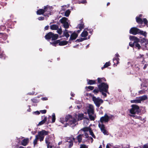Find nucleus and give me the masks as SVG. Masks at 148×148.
Here are the masks:
<instances>
[{
	"label": "nucleus",
	"mask_w": 148,
	"mask_h": 148,
	"mask_svg": "<svg viewBox=\"0 0 148 148\" xmlns=\"http://www.w3.org/2000/svg\"><path fill=\"white\" fill-rule=\"evenodd\" d=\"M106 80L104 78L98 77L97 78L98 87L99 89L100 92L101 93L102 95L104 97L107 96L106 93L109 94L108 92V85L106 83L104 82Z\"/></svg>",
	"instance_id": "nucleus-1"
},
{
	"label": "nucleus",
	"mask_w": 148,
	"mask_h": 148,
	"mask_svg": "<svg viewBox=\"0 0 148 148\" xmlns=\"http://www.w3.org/2000/svg\"><path fill=\"white\" fill-rule=\"evenodd\" d=\"M109 121L107 114H106L104 116L101 117L100 121H99L98 126L100 128L101 132L104 135H108V132L106 130L105 125L103 124V123H107Z\"/></svg>",
	"instance_id": "nucleus-2"
},
{
	"label": "nucleus",
	"mask_w": 148,
	"mask_h": 148,
	"mask_svg": "<svg viewBox=\"0 0 148 148\" xmlns=\"http://www.w3.org/2000/svg\"><path fill=\"white\" fill-rule=\"evenodd\" d=\"M131 106L132 108L130 110V112L132 115L130 116L135 119H142L140 116L136 115V114H139L140 113V111L139 106L136 105H133Z\"/></svg>",
	"instance_id": "nucleus-3"
},
{
	"label": "nucleus",
	"mask_w": 148,
	"mask_h": 148,
	"mask_svg": "<svg viewBox=\"0 0 148 148\" xmlns=\"http://www.w3.org/2000/svg\"><path fill=\"white\" fill-rule=\"evenodd\" d=\"M54 138L53 135L48 136L46 137L45 142L47 145V148H52L54 146L55 143Z\"/></svg>",
	"instance_id": "nucleus-4"
},
{
	"label": "nucleus",
	"mask_w": 148,
	"mask_h": 148,
	"mask_svg": "<svg viewBox=\"0 0 148 148\" xmlns=\"http://www.w3.org/2000/svg\"><path fill=\"white\" fill-rule=\"evenodd\" d=\"M130 33L134 35L140 34L145 37L147 36V33L141 30L136 27H132L130 31Z\"/></svg>",
	"instance_id": "nucleus-5"
},
{
	"label": "nucleus",
	"mask_w": 148,
	"mask_h": 148,
	"mask_svg": "<svg viewBox=\"0 0 148 148\" xmlns=\"http://www.w3.org/2000/svg\"><path fill=\"white\" fill-rule=\"evenodd\" d=\"M48 131H46L45 130H42L38 132V135L36 136H38V139H39L41 142L43 140L44 136L48 135Z\"/></svg>",
	"instance_id": "nucleus-6"
},
{
	"label": "nucleus",
	"mask_w": 148,
	"mask_h": 148,
	"mask_svg": "<svg viewBox=\"0 0 148 148\" xmlns=\"http://www.w3.org/2000/svg\"><path fill=\"white\" fill-rule=\"evenodd\" d=\"M84 110L88 114H93L94 112L93 106L89 104H86L84 106Z\"/></svg>",
	"instance_id": "nucleus-7"
},
{
	"label": "nucleus",
	"mask_w": 148,
	"mask_h": 148,
	"mask_svg": "<svg viewBox=\"0 0 148 148\" xmlns=\"http://www.w3.org/2000/svg\"><path fill=\"white\" fill-rule=\"evenodd\" d=\"M58 34H54L51 32H50L45 36V38L46 40L49 41L51 38L52 40H55L58 38Z\"/></svg>",
	"instance_id": "nucleus-8"
},
{
	"label": "nucleus",
	"mask_w": 148,
	"mask_h": 148,
	"mask_svg": "<svg viewBox=\"0 0 148 148\" xmlns=\"http://www.w3.org/2000/svg\"><path fill=\"white\" fill-rule=\"evenodd\" d=\"M72 139L75 142V138L73 137L72 138V137H66L65 138V142L67 143L66 145L69 148H71L73 146V142Z\"/></svg>",
	"instance_id": "nucleus-9"
},
{
	"label": "nucleus",
	"mask_w": 148,
	"mask_h": 148,
	"mask_svg": "<svg viewBox=\"0 0 148 148\" xmlns=\"http://www.w3.org/2000/svg\"><path fill=\"white\" fill-rule=\"evenodd\" d=\"M92 99L96 106L98 108L103 102V101L99 97L96 98L95 96H93Z\"/></svg>",
	"instance_id": "nucleus-10"
},
{
	"label": "nucleus",
	"mask_w": 148,
	"mask_h": 148,
	"mask_svg": "<svg viewBox=\"0 0 148 148\" xmlns=\"http://www.w3.org/2000/svg\"><path fill=\"white\" fill-rule=\"evenodd\" d=\"M83 131L84 133L85 134V133L89 132L90 134L94 138H96V137L94 135V134L92 132L91 129L90 127H85L83 129H81L80 130H79L78 132V133H80L81 131Z\"/></svg>",
	"instance_id": "nucleus-11"
},
{
	"label": "nucleus",
	"mask_w": 148,
	"mask_h": 148,
	"mask_svg": "<svg viewBox=\"0 0 148 148\" xmlns=\"http://www.w3.org/2000/svg\"><path fill=\"white\" fill-rule=\"evenodd\" d=\"M130 39L132 41H134V46H135L136 48H137L138 49L140 48L141 46L138 43V42L139 41V39L134 36H130Z\"/></svg>",
	"instance_id": "nucleus-12"
},
{
	"label": "nucleus",
	"mask_w": 148,
	"mask_h": 148,
	"mask_svg": "<svg viewBox=\"0 0 148 148\" xmlns=\"http://www.w3.org/2000/svg\"><path fill=\"white\" fill-rule=\"evenodd\" d=\"M52 9L53 8L51 6L48 5L45 6L44 8L45 14L44 15L45 16H48L49 15H51V12L52 10Z\"/></svg>",
	"instance_id": "nucleus-13"
},
{
	"label": "nucleus",
	"mask_w": 148,
	"mask_h": 148,
	"mask_svg": "<svg viewBox=\"0 0 148 148\" xmlns=\"http://www.w3.org/2000/svg\"><path fill=\"white\" fill-rule=\"evenodd\" d=\"M60 21L63 24L64 27L66 29L69 27V20L67 18L65 17H63L60 20Z\"/></svg>",
	"instance_id": "nucleus-14"
},
{
	"label": "nucleus",
	"mask_w": 148,
	"mask_h": 148,
	"mask_svg": "<svg viewBox=\"0 0 148 148\" xmlns=\"http://www.w3.org/2000/svg\"><path fill=\"white\" fill-rule=\"evenodd\" d=\"M85 139H83V142H88L89 143L91 142V143L93 142V139L90 137H89L87 133H85Z\"/></svg>",
	"instance_id": "nucleus-15"
},
{
	"label": "nucleus",
	"mask_w": 148,
	"mask_h": 148,
	"mask_svg": "<svg viewBox=\"0 0 148 148\" xmlns=\"http://www.w3.org/2000/svg\"><path fill=\"white\" fill-rule=\"evenodd\" d=\"M78 36V34L75 33L74 32L71 35L70 39L69 40V42L70 43H71V40H74Z\"/></svg>",
	"instance_id": "nucleus-16"
},
{
	"label": "nucleus",
	"mask_w": 148,
	"mask_h": 148,
	"mask_svg": "<svg viewBox=\"0 0 148 148\" xmlns=\"http://www.w3.org/2000/svg\"><path fill=\"white\" fill-rule=\"evenodd\" d=\"M85 134L83 132V133L82 134H79L77 137L76 139L78 140L79 143H80L81 142L82 139V138H85ZM84 139H83V140ZM83 141V140H82Z\"/></svg>",
	"instance_id": "nucleus-17"
},
{
	"label": "nucleus",
	"mask_w": 148,
	"mask_h": 148,
	"mask_svg": "<svg viewBox=\"0 0 148 148\" xmlns=\"http://www.w3.org/2000/svg\"><path fill=\"white\" fill-rule=\"evenodd\" d=\"M119 57V56L117 53L115 55V58L113 59V62L114 64H118L119 63V59L118 58Z\"/></svg>",
	"instance_id": "nucleus-18"
},
{
	"label": "nucleus",
	"mask_w": 148,
	"mask_h": 148,
	"mask_svg": "<svg viewBox=\"0 0 148 148\" xmlns=\"http://www.w3.org/2000/svg\"><path fill=\"white\" fill-rule=\"evenodd\" d=\"M137 58L141 62V64H144V62L145 61L144 60L145 58L143 55L140 54Z\"/></svg>",
	"instance_id": "nucleus-19"
},
{
	"label": "nucleus",
	"mask_w": 148,
	"mask_h": 148,
	"mask_svg": "<svg viewBox=\"0 0 148 148\" xmlns=\"http://www.w3.org/2000/svg\"><path fill=\"white\" fill-rule=\"evenodd\" d=\"M28 141L29 139L28 138L24 139L22 141L21 144L24 146H25L28 144Z\"/></svg>",
	"instance_id": "nucleus-20"
},
{
	"label": "nucleus",
	"mask_w": 148,
	"mask_h": 148,
	"mask_svg": "<svg viewBox=\"0 0 148 148\" xmlns=\"http://www.w3.org/2000/svg\"><path fill=\"white\" fill-rule=\"evenodd\" d=\"M139 42H140L141 43V44H142V46H144L145 45V43L148 42V40L145 38H143L140 40H139Z\"/></svg>",
	"instance_id": "nucleus-21"
},
{
	"label": "nucleus",
	"mask_w": 148,
	"mask_h": 148,
	"mask_svg": "<svg viewBox=\"0 0 148 148\" xmlns=\"http://www.w3.org/2000/svg\"><path fill=\"white\" fill-rule=\"evenodd\" d=\"M138 98L140 101V103L142 101H143L147 99V95H144L142 96L139 97Z\"/></svg>",
	"instance_id": "nucleus-22"
},
{
	"label": "nucleus",
	"mask_w": 148,
	"mask_h": 148,
	"mask_svg": "<svg viewBox=\"0 0 148 148\" xmlns=\"http://www.w3.org/2000/svg\"><path fill=\"white\" fill-rule=\"evenodd\" d=\"M44 118L43 120L40 122L38 124V125H41L44 124L46 121L47 120V117L45 116H43ZM43 116L42 117V118L43 119Z\"/></svg>",
	"instance_id": "nucleus-23"
},
{
	"label": "nucleus",
	"mask_w": 148,
	"mask_h": 148,
	"mask_svg": "<svg viewBox=\"0 0 148 148\" xmlns=\"http://www.w3.org/2000/svg\"><path fill=\"white\" fill-rule=\"evenodd\" d=\"M50 27L51 29L53 30H57L58 29L59 27L58 25L56 24H53L50 26Z\"/></svg>",
	"instance_id": "nucleus-24"
},
{
	"label": "nucleus",
	"mask_w": 148,
	"mask_h": 148,
	"mask_svg": "<svg viewBox=\"0 0 148 148\" xmlns=\"http://www.w3.org/2000/svg\"><path fill=\"white\" fill-rule=\"evenodd\" d=\"M86 29H85L82 32L81 35L82 37H86L88 35V32L86 30Z\"/></svg>",
	"instance_id": "nucleus-25"
},
{
	"label": "nucleus",
	"mask_w": 148,
	"mask_h": 148,
	"mask_svg": "<svg viewBox=\"0 0 148 148\" xmlns=\"http://www.w3.org/2000/svg\"><path fill=\"white\" fill-rule=\"evenodd\" d=\"M76 120L74 118H72L69 121V124L70 125L74 124L76 122Z\"/></svg>",
	"instance_id": "nucleus-26"
},
{
	"label": "nucleus",
	"mask_w": 148,
	"mask_h": 148,
	"mask_svg": "<svg viewBox=\"0 0 148 148\" xmlns=\"http://www.w3.org/2000/svg\"><path fill=\"white\" fill-rule=\"evenodd\" d=\"M63 35L66 38H68L69 37L70 35L69 34V31L65 29L64 31Z\"/></svg>",
	"instance_id": "nucleus-27"
},
{
	"label": "nucleus",
	"mask_w": 148,
	"mask_h": 148,
	"mask_svg": "<svg viewBox=\"0 0 148 148\" xmlns=\"http://www.w3.org/2000/svg\"><path fill=\"white\" fill-rule=\"evenodd\" d=\"M88 84L89 85H92L95 84L96 83V80L88 79L87 80Z\"/></svg>",
	"instance_id": "nucleus-28"
},
{
	"label": "nucleus",
	"mask_w": 148,
	"mask_h": 148,
	"mask_svg": "<svg viewBox=\"0 0 148 148\" xmlns=\"http://www.w3.org/2000/svg\"><path fill=\"white\" fill-rule=\"evenodd\" d=\"M36 13L38 15L43 14L45 13L44 9H40L37 11Z\"/></svg>",
	"instance_id": "nucleus-29"
},
{
	"label": "nucleus",
	"mask_w": 148,
	"mask_h": 148,
	"mask_svg": "<svg viewBox=\"0 0 148 148\" xmlns=\"http://www.w3.org/2000/svg\"><path fill=\"white\" fill-rule=\"evenodd\" d=\"M78 118L77 120L78 121L82 120L84 118V115L83 114H79L77 115Z\"/></svg>",
	"instance_id": "nucleus-30"
},
{
	"label": "nucleus",
	"mask_w": 148,
	"mask_h": 148,
	"mask_svg": "<svg viewBox=\"0 0 148 148\" xmlns=\"http://www.w3.org/2000/svg\"><path fill=\"white\" fill-rule=\"evenodd\" d=\"M89 118L91 121H94L96 117L95 115L94 114V113L93 114H88Z\"/></svg>",
	"instance_id": "nucleus-31"
},
{
	"label": "nucleus",
	"mask_w": 148,
	"mask_h": 148,
	"mask_svg": "<svg viewBox=\"0 0 148 148\" xmlns=\"http://www.w3.org/2000/svg\"><path fill=\"white\" fill-rule=\"evenodd\" d=\"M136 21L138 23L142 24L143 23V20L139 17H136Z\"/></svg>",
	"instance_id": "nucleus-32"
},
{
	"label": "nucleus",
	"mask_w": 148,
	"mask_h": 148,
	"mask_svg": "<svg viewBox=\"0 0 148 148\" xmlns=\"http://www.w3.org/2000/svg\"><path fill=\"white\" fill-rule=\"evenodd\" d=\"M131 103H140V101L138 97L136 99L132 100L130 101Z\"/></svg>",
	"instance_id": "nucleus-33"
},
{
	"label": "nucleus",
	"mask_w": 148,
	"mask_h": 148,
	"mask_svg": "<svg viewBox=\"0 0 148 148\" xmlns=\"http://www.w3.org/2000/svg\"><path fill=\"white\" fill-rule=\"evenodd\" d=\"M59 40H57L55 41H53L52 42H50L51 44L53 46H56L57 45L59 44Z\"/></svg>",
	"instance_id": "nucleus-34"
},
{
	"label": "nucleus",
	"mask_w": 148,
	"mask_h": 148,
	"mask_svg": "<svg viewBox=\"0 0 148 148\" xmlns=\"http://www.w3.org/2000/svg\"><path fill=\"white\" fill-rule=\"evenodd\" d=\"M68 42L66 41H60L59 40V42L58 45L60 46H63L66 45L67 44Z\"/></svg>",
	"instance_id": "nucleus-35"
},
{
	"label": "nucleus",
	"mask_w": 148,
	"mask_h": 148,
	"mask_svg": "<svg viewBox=\"0 0 148 148\" xmlns=\"http://www.w3.org/2000/svg\"><path fill=\"white\" fill-rule=\"evenodd\" d=\"M72 118V117L71 115H69L66 116L65 118V121H66V122H69L70 119H71Z\"/></svg>",
	"instance_id": "nucleus-36"
},
{
	"label": "nucleus",
	"mask_w": 148,
	"mask_h": 148,
	"mask_svg": "<svg viewBox=\"0 0 148 148\" xmlns=\"http://www.w3.org/2000/svg\"><path fill=\"white\" fill-rule=\"evenodd\" d=\"M77 27L80 30H82L84 28V25L82 22H81V23L78 25Z\"/></svg>",
	"instance_id": "nucleus-37"
},
{
	"label": "nucleus",
	"mask_w": 148,
	"mask_h": 148,
	"mask_svg": "<svg viewBox=\"0 0 148 148\" xmlns=\"http://www.w3.org/2000/svg\"><path fill=\"white\" fill-rule=\"evenodd\" d=\"M110 62H106L104 65L103 66L101 67V69L103 70L104 68H106L110 66Z\"/></svg>",
	"instance_id": "nucleus-38"
},
{
	"label": "nucleus",
	"mask_w": 148,
	"mask_h": 148,
	"mask_svg": "<svg viewBox=\"0 0 148 148\" xmlns=\"http://www.w3.org/2000/svg\"><path fill=\"white\" fill-rule=\"evenodd\" d=\"M70 12H71L69 10H66L65 12L64 16L66 17L68 16H69Z\"/></svg>",
	"instance_id": "nucleus-39"
},
{
	"label": "nucleus",
	"mask_w": 148,
	"mask_h": 148,
	"mask_svg": "<svg viewBox=\"0 0 148 148\" xmlns=\"http://www.w3.org/2000/svg\"><path fill=\"white\" fill-rule=\"evenodd\" d=\"M144 62V64H142V66L143 65L144 66L143 67V69H145L147 67V66H148V63L147 62H146L145 61Z\"/></svg>",
	"instance_id": "nucleus-40"
},
{
	"label": "nucleus",
	"mask_w": 148,
	"mask_h": 148,
	"mask_svg": "<svg viewBox=\"0 0 148 148\" xmlns=\"http://www.w3.org/2000/svg\"><path fill=\"white\" fill-rule=\"evenodd\" d=\"M107 117H108V119L109 120L110 119L112 120L113 119H114V116L110 114V115H108L107 114Z\"/></svg>",
	"instance_id": "nucleus-41"
},
{
	"label": "nucleus",
	"mask_w": 148,
	"mask_h": 148,
	"mask_svg": "<svg viewBox=\"0 0 148 148\" xmlns=\"http://www.w3.org/2000/svg\"><path fill=\"white\" fill-rule=\"evenodd\" d=\"M32 101L34 103H38L39 102V100L36 98H34L31 99Z\"/></svg>",
	"instance_id": "nucleus-42"
},
{
	"label": "nucleus",
	"mask_w": 148,
	"mask_h": 148,
	"mask_svg": "<svg viewBox=\"0 0 148 148\" xmlns=\"http://www.w3.org/2000/svg\"><path fill=\"white\" fill-rule=\"evenodd\" d=\"M52 123H54L56 120V117L55 114L54 113H53L52 115Z\"/></svg>",
	"instance_id": "nucleus-43"
},
{
	"label": "nucleus",
	"mask_w": 148,
	"mask_h": 148,
	"mask_svg": "<svg viewBox=\"0 0 148 148\" xmlns=\"http://www.w3.org/2000/svg\"><path fill=\"white\" fill-rule=\"evenodd\" d=\"M87 39V38H80V39H77L76 40V42H81L83 41L84 40H86Z\"/></svg>",
	"instance_id": "nucleus-44"
},
{
	"label": "nucleus",
	"mask_w": 148,
	"mask_h": 148,
	"mask_svg": "<svg viewBox=\"0 0 148 148\" xmlns=\"http://www.w3.org/2000/svg\"><path fill=\"white\" fill-rule=\"evenodd\" d=\"M37 137L38 136H36L34 140V142H33V143L34 144V146L37 144V140L38 139Z\"/></svg>",
	"instance_id": "nucleus-45"
},
{
	"label": "nucleus",
	"mask_w": 148,
	"mask_h": 148,
	"mask_svg": "<svg viewBox=\"0 0 148 148\" xmlns=\"http://www.w3.org/2000/svg\"><path fill=\"white\" fill-rule=\"evenodd\" d=\"M57 32L59 34L61 35L62 33V31L61 28H59L57 30Z\"/></svg>",
	"instance_id": "nucleus-46"
},
{
	"label": "nucleus",
	"mask_w": 148,
	"mask_h": 148,
	"mask_svg": "<svg viewBox=\"0 0 148 148\" xmlns=\"http://www.w3.org/2000/svg\"><path fill=\"white\" fill-rule=\"evenodd\" d=\"M99 91H100L98 88V89H95L93 91V92L96 94H97Z\"/></svg>",
	"instance_id": "nucleus-47"
},
{
	"label": "nucleus",
	"mask_w": 148,
	"mask_h": 148,
	"mask_svg": "<svg viewBox=\"0 0 148 148\" xmlns=\"http://www.w3.org/2000/svg\"><path fill=\"white\" fill-rule=\"evenodd\" d=\"M86 0H80L78 1V3H82L83 4H84L86 2Z\"/></svg>",
	"instance_id": "nucleus-48"
},
{
	"label": "nucleus",
	"mask_w": 148,
	"mask_h": 148,
	"mask_svg": "<svg viewBox=\"0 0 148 148\" xmlns=\"http://www.w3.org/2000/svg\"><path fill=\"white\" fill-rule=\"evenodd\" d=\"M65 118H61L60 119V121L62 123H64L65 122H66L65 121Z\"/></svg>",
	"instance_id": "nucleus-49"
},
{
	"label": "nucleus",
	"mask_w": 148,
	"mask_h": 148,
	"mask_svg": "<svg viewBox=\"0 0 148 148\" xmlns=\"http://www.w3.org/2000/svg\"><path fill=\"white\" fill-rule=\"evenodd\" d=\"M86 88H88L90 90H92L94 89V87L92 86H89L88 87H86Z\"/></svg>",
	"instance_id": "nucleus-50"
},
{
	"label": "nucleus",
	"mask_w": 148,
	"mask_h": 148,
	"mask_svg": "<svg viewBox=\"0 0 148 148\" xmlns=\"http://www.w3.org/2000/svg\"><path fill=\"white\" fill-rule=\"evenodd\" d=\"M138 93L140 94H143L146 93L144 89H143L142 90L139 91L138 92Z\"/></svg>",
	"instance_id": "nucleus-51"
},
{
	"label": "nucleus",
	"mask_w": 148,
	"mask_h": 148,
	"mask_svg": "<svg viewBox=\"0 0 148 148\" xmlns=\"http://www.w3.org/2000/svg\"><path fill=\"white\" fill-rule=\"evenodd\" d=\"M138 93L140 94H143L146 93L144 89H143L142 90L139 91L138 92Z\"/></svg>",
	"instance_id": "nucleus-52"
},
{
	"label": "nucleus",
	"mask_w": 148,
	"mask_h": 148,
	"mask_svg": "<svg viewBox=\"0 0 148 148\" xmlns=\"http://www.w3.org/2000/svg\"><path fill=\"white\" fill-rule=\"evenodd\" d=\"M80 148H88V147L86 145L82 144L81 145H80Z\"/></svg>",
	"instance_id": "nucleus-53"
},
{
	"label": "nucleus",
	"mask_w": 148,
	"mask_h": 148,
	"mask_svg": "<svg viewBox=\"0 0 148 148\" xmlns=\"http://www.w3.org/2000/svg\"><path fill=\"white\" fill-rule=\"evenodd\" d=\"M0 58L2 59H5V55L3 54H0Z\"/></svg>",
	"instance_id": "nucleus-54"
},
{
	"label": "nucleus",
	"mask_w": 148,
	"mask_h": 148,
	"mask_svg": "<svg viewBox=\"0 0 148 148\" xmlns=\"http://www.w3.org/2000/svg\"><path fill=\"white\" fill-rule=\"evenodd\" d=\"M143 21V23H144L145 24H146L147 23V21L146 18H144Z\"/></svg>",
	"instance_id": "nucleus-55"
},
{
	"label": "nucleus",
	"mask_w": 148,
	"mask_h": 148,
	"mask_svg": "<svg viewBox=\"0 0 148 148\" xmlns=\"http://www.w3.org/2000/svg\"><path fill=\"white\" fill-rule=\"evenodd\" d=\"M143 89H144L145 91V92L147 91V90L148 89V87L146 86H144L143 88H142Z\"/></svg>",
	"instance_id": "nucleus-56"
},
{
	"label": "nucleus",
	"mask_w": 148,
	"mask_h": 148,
	"mask_svg": "<svg viewBox=\"0 0 148 148\" xmlns=\"http://www.w3.org/2000/svg\"><path fill=\"white\" fill-rule=\"evenodd\" d=\"M143 46L145 47L146 49H148V42L146 43H145V45Z\"/></svg>",
	"instance_id": "nucleus-57"
},
{
	"label": "nucleus",
	"mask_w": 148,
	"mask_h": 148,
	"mask_svg": "<svg viewBox=\"0 0 148 148\" xmlns=\"http://www.w3.org/2000/svg\"><path fill=\"white\" fill-rule=\"evenodd\" d=\"M134 42L133 43L131 42H130L129 45L130 46L133 47L134 46Z\"/></svg>",
	"instance_id": "nucleus-58"
},
{
	"label": "nucleus",
	"mask_w": 148,
	"mask_h": 148,
	"mask_svg": "<svg viewBox=\"0 0 148 148\" xmlns=\"http://www.w3.org/2000/svg\"><path fill=\"white\" fill-rule=\"evenodd\" d=\"M86 30L87 31H88L89 33H90L91 34H92L93 30L92 29H86Z\"/></svg>",
	"instance_id": "nucleus-59"
},
{
	"label": "nucleus",
	"mask_w": 148,
	"mask_h": 148,
	"mask_svg": "<svg viewBox=\"0 0 148 148\" xmlns=\"http://www.w3.org/2000/svg\"><path fill=\"white\" fill-rule=\"evenodd\" d=\"M40 111L42 114H45L47 112V110H41Z\"/></svg>",
	"instance_id": "nucleus-60"
},
{
	"label": "nucleus",
	"mask_w": 148,
	"mask_h": 148,
	"mask_svg": "<svg viewBox=\"0 0 148 148\" xmlns=\"http://www.w3.org/2000/svg\"><path fill=\"white\" fill-rule=\"evenodd\" d=\"M44 17L42 16L39 17L38 18V19L39 20L42 21L44 19Z\"/></svg>",
	"instance_id": "nucleus-61"
},
{
	"label": "nucleus",
	"mask_w": 148,
	"mask_h": 148,
	"mask_svg": "<svg viewBox=\"0 0 148 148\" xmlns=\"http://www.w3.org/2000/svg\"><path fill=\"white\" fill-rule=\"evenodd\" d=\"M33 113L34 114H36L38 115L40 114V112L39 111H37L34 112Z\"/></svg>",
	"instance_id": "nucleus-62"
},
{
	"label": "nucleus",
	"mask_w": 148,
	"mask_h": 148,
	"mask_svg": "<svg viewBox=\"0 0 148 148\" xmlns=\"http://www.w3.org/2000/svg\"><path fill=\"white\" fill-rule=\"evenodd\" d=\"M41 99L43 101H46V100H47L48 99L47 97H44L42 98H41Z\"/></svg>",
	"instance_id": "nucleus-63"
},
{
	"label": "nucleus",
	"mask_w": 148,
	"mask_h": 148,
	"mask_svg": "<svg viewBox=\"0 0 148 148\" xmlns=\"http://www.w3.org/2000/svg\"><path fill=\"white\" fill-rule=\"evenodd\" d=\"M49 27V26L48 25H47L46 26H45V30H47Z\"/></svg>",
	"instance_id": "nucleus-64"
}]
</instances>
